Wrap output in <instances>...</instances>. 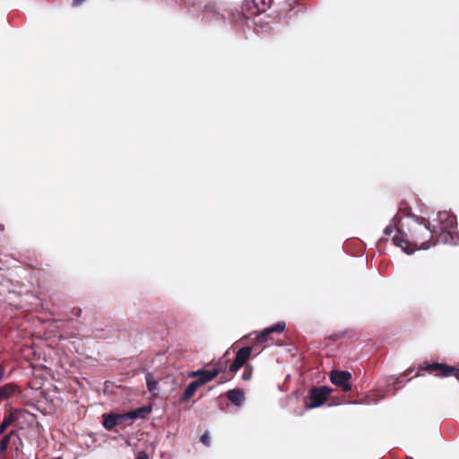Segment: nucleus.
I'll list each match as a JSON object with an SVG mask.
<instances>
[{"mask_svg":"<svg viewBox=\"0 0 459 459\" xmlns=\"http://www.w3.org/2000/svg\"><path fill=\"white\" fill-rule=\"evenodd\" d=\"M351 374L349 371L333 370L330 374L331 382L343 392L351 391Z\"/></svg>","mask_w":459,"mask_h":459,"instance_id":"6","label":"nucleus"},{"mask_svg":"<svg viewBox=\"0 0 459 459\" xmlns=\"http://www.w3.org/2000/svg\"><path fill=\"white\" fill-rule=\"evenodd\" d=\"M71 313L74 316L79 317L82 314V309L80 307H74L71 311Z\"/></svg>","mask_w":459,"mask_h":459,"instance_id":"23","label":"nucleus"},{"mask_svg":"<svg viewBox=\"0 0 459 459\" xmlns=\"http://www.w3.org/2000/svg\"><path fill=\"white\" fill-rule=\"evenodd\" d=\"M413 371V368H409L404 372V376L410 375Z\"/></svg>","mask_w":459,"mask_h":459,"instance_id":"26","label":"nucleus"},{"mask_svg":"<svg viewBox=\"0 0 459 459\" xmlns=\"http://www.w3.org/2000/svg\"><path fill=\"white\" fill-rule=\"evenodd\" d=\"M225 367H226V363L218 361L215 365V368L212 370H217L218 375H219L221 372H222L224 370Z\"/></svg>","mask_w":459,"mask_h":459,"instance_id":"20","label":"nucleus"},{"mask_svg":"<svg viewBox=\"0 0 459 459\" xmlns=\"http://www.w3.org/2000/svg\"><path fill=\"white\" fill-rule=\"evenodd\" d=\"M252 347L246 346L239 349L236 354L235 359L230 364L229 371L230 373H236L243 367L251 357Z\"/></svg>","mask_w":459,"mask_h":459,"instance_id":"7","label":"nucleus"},{"mask_svg":"<svg viewBox=\"0 0 459 459\" xmlns=\"http://www.w3.org/2000/svg\"><path fill=\"white\" fill-rule=\"evenodd\" d=\"M201 385L198 384V382L196 380L195 381H192L187 386L186 388L185 389L184 391V394H183V397H182V400L184 402H186L188 400H190L195 394L196 390L200 387Z\"/></svg>","mask_w":459,"mask_h":459,"instance_id":"16","label":"nucleus"},{"mask_svg":"<svg viewBox=\"0 0 459 459\" xmlns=\"http://www.w3.org/2000/svg\"><path fill=\"white\" fill-rule=\"evenodd\" d=\"M226 395L228 399L237 406L241 405L245 399L244 392L239 388L229 390Z\"/></svg>","mask_w":459,"mask_h":459,"instance_id":"14","label":"nucleus"},{"mask_svg":"<svg viewBox=\"0 0 459 459\" xmlns=\"http://www.w3.org/2000/svg\"><path fill=\"white\" fill-rule=\"evenodd\" d=\"M152 411L151 407L143 406L139 407L134 411L126 412L127 420H135V419H144L150 414Z\"/></svg>","mask_w":459,"mask_h":459,"instance_id":"15","label":"nucleus"},{"mask_svg":"<svg viewBox=\"0 0 459 459\" xmlns=\"http://www.w3.org/2000/svg\"><path fill=\"white\" fill-rule=\"evenodd\" d=\"M11 443L17 451L20 449V446L22 445V440L16 429H12L0 439V459L6 458L7 449Z\"/></svg>","mask_w":459,"mask_h":459,"instance_id":"5","label":"nucleus"},{"mask_svg":"<svg viewBox=\"0 0 459 459\" xmlns=\"http://www.w3.org/2000/svg\"><path fill=\"white\" fill-rule=\"evenodd\" d=\"M252 371H253V369H252L251 366H249V365L246 366L244 372L242 374V379L246 380V381L250 380L252 377Z\"/></svg>","mask_w":459,"mask_h":459,"instance_id":"18","label":"nucleus"},{"mask_svg":"<svg viewBox=\"0 0 459 459\" xmlns=\"http://www.w3.org/2000/svg\"><path fill=\"white\" fill-rule=\"evenodd\" d=\"M201 442L206 446H209L211 445V437L208 432H204L201 436Z\"/></svg>","mask_w":459,"mask_h":459,"instance_id":"19","label":"nucleus"},{"mask_svg":"<svg viewBox=\"0 0 459 459\" xmlns=\"http://www.w3.org/2000/svg\"><path fill=\"white\" fill-rule=\"evenodd\" d=\"M402 383H403V381H402V380H400V377H398V378H396V381H395V382H394L393 384H394V385H396V384H402Z\"/></svg>","mask_w":459,"mask_h":459,"instance_id":"27","label":"nucleus"},{"mask_svg":"<svg viewBox=\"0 0 459 459\" xmlns=\"http://www.w3.org/2000/svg\"><path fill=\"white\" fill-rule=\"evenodd\" d=\"M332 393L327 386L312 387L305 401L306 408L313 409L323 405Z\"/></svg>","mask_w":459,"mask_h":459,"instance_id":"2","label":"nucleus"},{"mask_svg":"<svg viewBox=\"0 0 459 459\" xmlns=\"http://www.w3.org/2000/svg\"><path fill=\"white\" fill-rule=\"evenodd\" d=\"M147 388L150 392H153L157 389L158 382L155 381L151 373L146 375Z\"/></svg>","mask_w":459,"mask_h":459,"instance_id":"17","label":"nucleus"},{"mask_svg":"<svg viewBox=\"0 0 459 459\" xmlns=\"http://www.w3.org/2000/svg\"><path fill=\"white\" fill-rule=\"evenodd\" d=\"M180 2L185 4L186 7H190V6H195L196 5V1L195 0H180Z\"/></svg>","mask_w":459,"mask_h":459,"instance_id":"21","label":"nucleus"},{"mask_svg":"<svg viewBox=\"0 0 459 459\" xmlns=\"http://www.w3.org/2000/svg\"><path fill=\"white\" fill-rule=\"evenodd\" d=\"M395 229L397 234L392 238V241L408 254L416 249H428L437 244V240H434L435 231L423 217L407 215L399 220Z\"/></svg>","mask_w":459,"mask_h":459,"instance_id":"1","label":"nucleus"},{"mask_svg":"<svg viewBox=\"0 0 459 459\" xmlns=\"http://www.w3.org/2000/svg\"><path fill=\"white\" fill-rule=\"evenodd\" d=\"M127 420L126 414H104L103 415V426L107 429H112L114 427L123 424Z\"/></svg>","mask_w":459,"mask_h":459,"instance_id":"11","label":"nucleus"},{"mask_svg":"<svg viewBox=\"0 0 459 459\" xmlns=\"http://www.w3.org/2000/svg\"><path fill=\"white\" fill-rule=\"evenodd\" d=\"M135 459H149V457L145 451H140L138 452Z\"/></svg>","mask_w":459,"mask_h":459,"instance_id":"22","label":"nucleus"},{"mask_svg":"<svg viewBox=\"0 0 459 459\" xmlns=\"http://www.w3.org/2000/svg\"><path fill=\"white\" fill-rule=\"evenodd\" d=\"M419 369L426 370V371H429V373H435L436 376H438V377L454 376L455 378H457L459 380V369L455 367L448 366L446 364H440L437 362H432V363L423 362L419 367Z\"/></svg>","mask_w":459,"mask_h":459,"instance_id":"4","label":"nucleus"},{"mask_svg":"<svg viewBox=\"0 0 459 459\" xmlns=\"http://www.w3.org/2000/svg\"><path fill=\"white\" fill-rule=\"evenodd\" d=\"M285 323L278 322L277 324L265 328L260 334L255 338L257 343H264L267 342L269 335L273 333H282L285 330Z\"/></svg>","mask_w":459,"mask_h":459,"instance_id":"12","label":"nucleus"},{"mask_svg":"<svg viewBox=\"0 0 459 459\" xmlns=\"http://www.w3.org/2000/svg\"><path fill=\"white\" fill-rule=\"evenodd\" d=\"M437 221L440 224L441 234H449V231L457 225L456 217L448 212H439Z\"/></svg>","mask_w":459,"mask_h":459,"instance_id":"8","label":"nucleus"},{"mask_svg":"<svg viewBox=\"0 0 459 459\" xmlns=\"http://www.w3.org/2000/svg\"><path fill=\"white\" fill-rule=\"evenodd\" d=\"M83 2H84V0H73V5L78 6V5L82 4Z\"/></svg>","mask_w":459,"mask_h":459,"instance_id":"25","label":"nucleus"},{"mask_svg":"<svg viewBox=\"0 0 459 459\" xmlns=\"http://www.w3.org/2000/svg\"><path fill=\"white\" fill-rule=\"evenodd\" d=\"M27 412L25 409H14L9 414L4 415L3 421L0 423V437L6 431L9 426L19 419L21 414Z\"/></svg>","mask_w":459,"mask_h":459,"instance_id":"10","label":"nucleus"},{"mask_svg":"<svg viewBox=\"0 0 459 459\" xmlns=\"http://www.w3.org/2000/svg\"><path fill=\"white\" fill-rule=\"evenodd\" d=\"M393 231H394L393 227H392V226H387V227L385 229V230H384V233H385V235H386V236H390V235L393 233Z\"/></svg>","mask_w":459,"mask_h":459,"instance_id":"24","label":"nucleus"},{"mask_svg":"<svg viewBox=\"0 0 459 459\" xmlns=\"http://www.w3.org/2000/svg\"><path fill=\"white\" fill-rule=\"evenodd\" d=\"M20 393V387L15 383H7L0 386V403L4 400L13 397L15 394Z\"/></svg>","mask_w":459,"mask_h":459,"instance_id":"13","label":"nucleus"},{"mask_svg":"<svg viewBox=\"0 0 459 459\" xmlns=\"http://www.w3.org/2000/svg\"><path fill=\"white\" fill-rule=\"evenodd\" d=\"M291 8H289V9H285V8H281L280 11H279V13H281L283 12H286V11H290Z\"/></svg>","mask_w":459,"mask_h":459,"instance_id":"28","label":"nucleus"},{"mask_svg":"<svg viewBox=\"0 0 459 459\" xmlns=\"http://www.w3.org/2000/svg\"><path fill=\"white\" fill-rule=\"evenodd\" d=\"M218 376L217 370H206V369H199L196 371H191L188 374L189 377L196 378L195 380L202 386L206 383L213 380Z\"/></svg>","mask_w":459,"mask_h":459,"instance_id":"9","label":"nucleus"},{"mask_svg":"<svg viewBox=\"0 0 459 459\" xmlns=\"http://www.w3.org/2000/svg\"><path fill=\"white\" fill-rule=\"evenodd\" d=\"M272 5V0H249L242 4V13L247 19H250L264 13Z\"/></svg>","mask_w":459,"mask_h":459,"instance_id":"3","label":"nucleus"}]
</instances>
